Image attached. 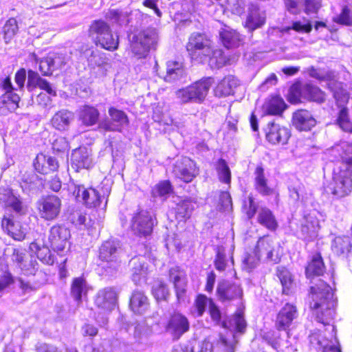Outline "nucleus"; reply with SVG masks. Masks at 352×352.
<instances>
[{"label": "nucleus", "instance_id": "1", "mask_svg": "<svg viewBox=\"0 0 352 352\" xmlns=\"http://www.w3.org/2000/svg\"><path fill=\"white\" fill-rule=\"evenodd\" d=\"M310 307L316 310V320L324 326H329L333 333L335 327L331 324L335 314L336 300L331 287L319 279L318 283L310 287Z\"/></svg>", "mask_w": 352, "mask_h": 352}, {"label": "nucleus", "instance_id": "2", "mask_svg": "<svg viewBox=\"0 0 352 352\" xmlns=\"http://www.w3.org/2000/svg\"><path fill=\"white\" fill-rule=\"evenodd\" d=\"M341 148L342 165L338 170H334L333 182L329 187L338 197H344L352 190V144L344 142Z\"/></svg>", "mask_w": 352, "mask_h": 352}, {"label": "nucleus", "instance_id": "3", "mask_svg": "<svg viewBox=\"0 0 352 352\" xmlns=\"http://www.w3.org/2000/svg\"><path fill=\"white\" fill-rule=\"evenodd\" d=\"M89 36L97 46L109 51H114L119 45V38L113 35L110 25L103 20L92 21L89 29Z\"/></svg>", "mask_w": 352, "mask_h": 352}, {"label": "nucleus", "instance_id": "4", "mask_svg": "<svg viewBox=\"0 0 352 352\" xmlns=\"http://www.w3.org/2000/svg\"><path fill=\"white\" fill-rule=\"evenodd\" d=\"M213 83L214 79L212 78H203L186 87L176 91V98L181 104H200L204 101Z\"/></svg>", "mask_w": 352, "mask_h": 352}, {"label": "nucleus", "instance_id": "5", "mask_svg": "<svg viewBox=\"0 0 352 352\" xmlns=\"http://www.w3.org/2000/svg\"><path fill=\"white\" fill-rule=\"evenodd\" d=\"M159 40L155 28H149L133 36L131 48L138 58L145 57L151 50H155Z\"/></svg>", "mask_w": 352, "mask_h": 352}, {"label": "nucleus", "instance_id": "6", "mask_svg": "<svg viewBox=\"0 0 352 352\" xmlns=\"http://www.w3.org/2000/svg\"><path fill=\"white\" fill-rule=\"evenodd\" d=\"M117 298L118 294L113 287H105L98 292L95 304L103 311V313L98 314L96 320L100 326H104L108 323L107 314L116 307Z\"/></svg>", "mask_w": 352, "mask_h": 352}, {"label": "nucleus", "instance_id": "7", "mask_svg": "<svg viewBox=\"0 0 352 352\" xmlns=\"http://www.w3.org/2000/svg\"><path fill=\"white\" fill-rule=\"evenodd\" d=\"M212 42L204 34L194 33L189 38L186 49L192 58L204 60L212 54Z\"/></svg>", "mask_w": 352, "mask_h": 352}, {"label": "nucleus", "instance_id": "8", "mask_svg": "<svg viewBox=\"0 0 352 352\" xmlns=\"http://www.w3.org/2000/svg\"><path fill=\"white\" fill-rule=\"evenodd\" d=\"M62 201L56 195H47L42 197L38 202V213L41 218L52 221L60 214Z\"/></svg>", "mask_w": 352, "mask_h": 352}, {"label": "nucleus", "instance_id": "9", "mask_svg": "<svg viewBox=\"0 0 352 352\" xmlns=\"http://www.w3.org/2000/svg\"><path fill=\"white\" fill-rule=\"evenodd\" d=\"M173 173L175 177L188 183L198 175L199 170L194 161L188 157H178L173 164Z\"/></svg>", "mask_w": 352, "mask_h": 352}, {"label": "nucleus", "instance_id": "10", "mask_svg": "<svg viewBox=\"0 0 352 352\" xmlns=\"http://www.w3.org/2000/svg\"><path fill=\"white\" fill-rule=\"evenodd\" d=\"M155 219L151 213L146 210H141L135 214L131 223L133 232L140 236H146L151 234Z\"/></svg>", "mask_w": 352, "mask_h": 352}, {"label": "nucleus", "instance_id": "11", "mask_svg": "<svg viewBox=\"0 0 352 352\" xmlns=\"http://www.w3.org/2000/svg\"><path fill=\"white\" fill-rule=\"evenodd\" d=\"M69 237L70 231L68 228L56 225L51 228L48 239L53 250L62 255L67 248Z\"/></svg>", "mask_w": 352, "mask_h": 352}, {"label": "nucleus", "instance_id": "12", "mask_svg": "<svg viewBox=\"0 0 352 352\" xmlns=\"http://www.w3.org/2000/svg\"><path fill=\"white\" fill-rule=\"evenodd\" d=\"M109 120H105L100 124V127L106 131L122 132V129L129 124L127 115L115 107L108 110Z\"/></svg>", "mask_w": 352, "mask_h": 352}, {"label": "nucleus", "instance_id": "13", "mask_svg": "<svg viewBox=\"0 0 352 352\" xmlns=\"http://www.w3.org/2000/svg\"><path fill=\"white\" fill-rule=\"evenodd\" d=\"M254 253L257 254L261 260L276 263L280 261V256L275 250L274 240L268 236L261 237L254 249Z\"/></svg>", "mask_w": 352, "mask_h": 352}, {"label": "nucleus", "instance_id": "14", "mask_svg": "<svg viewBox=\"0 0 352 352\" xmlns=\"http://www.w3.org/2000/svg\"><path fill=\"white\" fill-rule=\"evenodd\" d=\"M67 63L63 54L50 52L46 57L39 60V70L43 76H50L54 70L61 69Z\"/></svg>", "mask_w": 352, "mask_h": 352}, {"label": "nucleus", "instance_id": "15", "mask_svg": "<svg viewBox=\"0 0 352 352\" xmlns=\"http://www.w3.org/2000/svg\"><path fill=\"white\" fill-rule=\"evenodd\" d=\"M266 139L272 144L285 145L287 143L290 136V130L274 122H269L266 131Z\"/></svg>", "mask_w": 352, "mask_h": 352}, {"label": "nucleus", "instance_id": "16", "mask_svg": "<svg viewBox=\"0 0 352 352\" xmlns=\"http://www.w3.org/2000/svg\"><path fill=\"white\" fill-rule=\"evenodd\" d=\"M93 166L91 151L87 147H79L73 151L71 158V167L76 172L81 169H89Z\"/></svg>", "mask_w": 352, "mask_h": 352}, {"label": "nucleus", "instance_id": "17", "mask_svg": "<svg viewBox=\"0 0 352 352\" xmlns=\"http://www.w3.org/2000/svg\"><path fill=\"white\" fill-rule=\"evenodd\" d=\"M292 124L299 131H309L316 124V120L310 111L298 109L293 113Z\"/></svg>", "mask_w": 352, "mask_h": 352}, {"label": "nucleus", "instance_id": "18", "mask_svg": "<svg viewBox=\"0 0 352 352\" xmlns=\"http://www.w3.org/2000/svg\"><path fill=\"white\" fill-rule=\"evenodd\" d=\"M266 14L265 11L260 9L256 4H250L248 8V14L245 21V27L253 31L261 28L265 23Z\"/></svg>", "mask_w": 352, "mask_h": 352}, {"label": "nucleus", "instance_id": "19", "mask_svg": "<svg viewBox=\"0 0 352 352\" xmlns=\"http://www.w3.org/2000/svg\"><path fill=\"white\" fill-rule=\"evenodd\" d=\"M119 243L115 241H107L100 248V258L109 263L110 267L117 266Z\"/></svg>", "mask_w": 352, "mask_h": 352}, {"label": "nucleus", "instance_id": "20", "mask_svg": "<svg viewBox=\"0 0 352 352\" xmlns=\"http://www.w3.org/2000/svg\"><path fill=\"white\" fill-rule=\"evenodd\" d=\"M189 326V322L186 316L179 313H174L168 320L166 329L174 336L179 338L188 331Z\"/></svg>", "mask_w": 352, "mask_h": 352}, {"label": "nucleus", "instance_id": "21", "mask_svg": "<svg viewBox=\"0 0 352 352\" xmlns=\"http://www.w3.org/2000/svg\"><path fill=\"white\" fill-rule=\"evenodd\" d=\"M169 280L174 285L177 299H183L187 285L185 272L178 267H172L169 270Z\"/></svg>", "mask_w": 352, "mask_h": 352}, {"label": "nucleus", "instance_id": "22", "mask_svg": "<svg viewBox=\"0 0 352 352\" xmlns=\"http://www.w3.org/2000/svg\"><path fill=\"white\" fill-rule=\"evenodd\" d=\"M58 163L55 157L45 155L43 153L38 154L34 161L35 170L43 175L54 172L58 168Z\"/></svg>", "mask_w": 352, "mask_h": 352}, {"label": "nucleus", "instance_id": "23", "mask_svg": "<svg viewBox=\"0 0 352 352\" xmlns=\"http://www.w3.org/2000/svg\"><path fill=\"white\" fill-rule=\"evenodd\" d=\"M74 120V114L67 109L57 111L50 120L53 128L60 131H65L69 129L71 123Z\"/></svg>", "mask_w": 352, "mask_h": 352}, {"label": "nucleus", "instance_id": "24", "mask_svg": "<svg viewBox=\"0 0 352 352\" xmlns=\"http://www.w3.org/2000/svg\"><path fill=\"white\" fill-rule=\"evenodd\" d=\"M217 295L222 301L232 300L242 296V289L236 284L223 281L218 285Z\"/></svg>", "mask_w": 352, "mask_h": 352}, {"label": "nucleus", "instance_id": "25", "mask_svg": "<svg viewBox=\"0 0 352 352\" xmlns=\"http://www.w3.org/2000/svg\"><path fill=\"white\" fill-rule=\"evenodd\" d=\"M0 202L6 207H10L18 213L23 211V204L19 195L14 193L13 190L9 188H0Z\"/></svg>", "mask_w": 352, "mask_h": 352}, {"label": "nucleus", "instance_id": "26", "mask_svg": "<svg viewBox=\"0 0 352 352\" xmlns=\"http://www.w3.org/2000/svg\"><path fill=\"white\" fill-rule=\"evenodd\" d=\"M296 316V307L291 304H286L277 316L276 323L277 329L280 331L286 330Z\"/></svg>", "mask_w": 352, "mask_h": 352}, {"label": "nucleus", "instance_id": "27", "mask_svg": "<svg viewBox=\"0 0 352 352\" xmlns=\"http://www.w3.org/2000/svg\"><path fill=\"white\" fill-rule=\"evenodd\" d=\"M238 80L232 75L225 76L214 89L217 97H225L233 94L234 89L238 86Z\"/></svg>", "mask_w": 352, "mask_h": 352}, {"label": "nucleus", "instance_id": "28", "mask_svg": "<svg viewBox=\"0 0 352 352\" xmlns=\"http://www.w3.org/2000/svg\"><path fill=\"white\" fill-rule=\"evenodd\" d=\"M286 107L287 105L282 98L273 96L266 100L263 105V110L266 115L280 116Z\"/></svg>", "mask_w": 352, "mask_h": 352}, {"label": "nucleus", "instance_id": "29", "mask_svg": "<svg viewBox=\"0 0 352 352\" xmlns=\"http://www.w3.org/2000/svg\"><path fill=\"white\" fill-rule=\"evenodd\" d=\"M148 306V298L144 294L139 290L134 291L130 299L131 310L135 314L142 315L146 311Z\"/></svg>", "mask_w": 352, "mask_h": 352}, {"label": "nucleus", "instance_id": "30", "mask_svg": "<svg viewBox=\"0 0 352 352\" xmlns=\"http://www.w3.org/2000/svg\"><path fill=\"white\" fill-rule=\"evenodd\" d=\"M319 229L317 219L307 217H305L301 224L300 237L304 240L311 241L316 237Z\"/></svg>", "mask_w": 352, "mask_h": 352}, {"label": "nucleus", "instance_id": "31", "mask_svg": "<svg viewBox=\"0 0 352 352\" xmlns=\"http://www.w3.org/2000/svg\"><path fill=\"white\" fill-rule=\"evenodd\" d=\"M20 185L24 192H30L38 190L43 185V183L42 179L38 175L30 171L23 174Z\"/></svg>", "mask_w": 352, "mask_h": 352}, {"label": "nucleus", "instance_id": "32", "mask_svg": "<svg viewBox=\"0 0 352 352\" xmlns=\"http://www.w3.org/2000/svg\"><path fill=\"white\" fill-rule=\"evenodd\" d=\"M184 75L185 69L182 62L170 60L166 63V74L164 77L166 82H174Z\"/></svg>", "mask_w": 352, "mask_h": 352}, {"label": "nucleus", "instance_id": "33", "mask_svg": "<svg viewBox=\"0 0 352 352\" xmlns=\"http://www.w3.org/2000/svg\"><path fill=\"white\" fill-rule=\"evenodd\" d=\"M246 321L241 313L235 314L223 322V327L229 329L233 333H243L246 329Z\"/></svg>", "mask_w": 352, "mask_h": 352}, {"label": "nucleus", "instance_id": "34", "mask_svg": "<svg viewBox=\"0 0 352 352\" xmlns=\"http://www.w3.org/2000/svg\"><path fill=\"white\" fill-rule=\"evenodd\" d=\"M219 36L223 45L228 49L238 47L241 41L240 34L229 27L223 28Z\"/></svg>", "mask_w": 352, "mask_h": 352}, {"label": "nucleus", "instance_id": "35", "mask_svg": "<svg viewBox=\"0 0 352 352\" xmlns=\"http://www.w3.org/2000/svg\"><path fill=\"white\" fill-rule=\"evenodd\" d=\"M132 271V280L135 284L140 283L147 274V267L145 266L144 259L142 258H133L130 261Z\"/></svg>", "mask_w": 352, "mask_h": 352}, {"label": "nucleus", "instance_id": "36", "mask_svg": "<svg viewBox=\"0 0 352 352\" xmlns=\"http://www.w3.org/2000/svg\"><path fill=\"white\" fill-rule=\"evenodd\" d=\"M99 111L92 106L84 105L79 110V120L85 126L95 124L99 118Z\"/></svg>", "mask_w": 352, "mask_h": 352}, {"label": "nucleus", "instance_id": "37", "mask_svg": "<svg viewBox=\"0 0 352 352\" xmlns=\"http://www.w3.org/2000/svg\"><path fill=\"white\" fill-rule=\"evenodd\" d=\"M2 226L8 230V234L14 239L21 241L25 236V232L19 222H14L10 218L4 217L2 219Z\"/></svg>", "mask_w": 352, "mask_h": 352}, {"label": "nucleus", "instance_id": "38", "mask_svg": "<svg viewBox=\"0 0 352 352\" xmlns=\"http://www.w3.org/2000/svg\"><path fill=\"white\" fill-rule=\"evenodd\" d=\"M258 222L270 230H274L278 226L277 221L272 212L266 207H262L258 210Z\"/></svg>", "mask_w": 352, "mask_h": 352}, {"label": "nucleus", "instance_id": "39", "mask_svg": "<svg viewBox=\"0 0 352 352\" xmlns=\"http://www.w3.org/2000/svg\"><path fill=\"white\" fill-rule=\"evenodd\" d=\"M255 188L262 195H270L273 190L267 185V180L264 175V169L261 166H257L255 172Z\"/></svg>", "mask_w": 352, "mask_h": 352}, {"label": "nucleus", "instance_id": "40", "mask_svg": "<svg viewBox=\"0 0 352 352\" xmlns=\"http://www.w3.org/2000/svg\"><path fill=\"white\" fill-rule=\"evenodd\" d=\"M276 275L280 281L283 287V292L285 294H289L294 287V279L290 272L283 266L276 269Z\"/></svg>", "mask_w": 352, "mask_h": 352}, {"label": "nucleus", "instance_id": "41", "mask_svg": "<svg viewBox=\"0 0 352 352\" xmlns=\"http://www.w3.org/2000/svg\"><path fill=\"white\" fill-rule=\"evenodd\" d=\"M30 250L32 252L35 253L37 258L43 263L47 265H52L54 263V257L47 247L41 245L38 243L34 241L30 243Z\"/></svg>", "mask_w": 352, "mask_h": 352}, {"label": "nucleus", "instance_id": "42", "mask_svg": "<svg viewBox=\"0 0 352 352\" xmlns=\"http://www.w3.org/2000/svg\"><path fill=\"white\" fill-rule=\"evenodd\" d=\"M130 12L120 10H110L106 14V18L111 22L112 24H116L119 26H126L129 22Z\"/></svg>", "mask_w": 352, "mask_h": 352}, {"label": "nucleus", "instance_id": "43", "mask_svg": "<svg viewBox=\"0 0 352 352\" xmlns=\"http://www.w3.org/2000/svg\"><path fill=\"white\" fill-rule=\"evenodd\" d=\"M306 275L308 278L312 276H320L324 271V265L320 254L313 256L311 262L306 267Z\"/></svg>", "mask_w": 352, "mask_h": 352}, {"label": "nucleus", "instance_id": "44", "mask_svg": "<svg viewBox=\"0 0 352 352\" xmlns=\"http://www.w3.org/2000/svg\"><path fill=\"white\" fill-rule=\"evenodd\" d=\"M87 292L86 280L82 277L75 278L71 285V295L77 302H80L82 296Z\"/></svg>", "mask_w": 352, "mask_h": 352}, {"label": "nucleus", "instance_id": "45", "mask_svg": "<svg viewBox=\"0 0 352 352\" xmlns=\"http://www.w3.org/2000/svg\"><path fill=\"white\" fill-rule=\"evenodd\" d=\"M304 98L319 103L325 100L324 93L318 87L311 84H304Z\"/></svg>", "mask_w": 352, "mask_h": 352}, {"label": "nucleus", "instance_id": "46", "mask_svg": "<svg viewBox=\"0 0 352 352\" xmlns=\"http://www.w3.org/2000/svg\"><path fill=\"white\" fill-rule=\"evenodd\" d=\"M89 65L92 67H100L107 63L104 54L98 50L89 49L85 52Z\"/></svg>", "mask_w": 352, "mask_h": 352}, {"label": "nucleus", "instance_id": "47", "mask_svg": "<svg viewBox=\"0 0 352 352\" xmlns=\"http://www.w3.org/2000/svg\"><path fill=\"white\" fill-rule=\"evenodd\" d=\"M172 192L173 188L170 182L168 180L160 182L152 189L153 197H159L162 201L166 200Z\"/></svg>", "mask_w": 352, "mask_h": 352}, {"label": "nucleus", "instance_id": "48", "mask_svg": "<svg viewBox=\"0 0 352 352\" xmlns=\"http://www.w3.org/2000/svg\"><path fill=\"white\" fill-rule=\"evenodd\" d=\"M19 101L20 97L18 94L14 91H7L0 97V107L3 105L7 109L14 111L19 107Z\"/></svg>", "mask_w": 352, "mask_h": 352}, {"label": "nucleus", "instance_id": "49", "mask_svg": "<svg viewBox=\"0 0 352 352\" xmlns=\"http://www.w3.org/2000/svg\"><path fill=\"white\" fill-rule=\"evenodd\" d=\"M82 201L89 208L99 206L102 201L100 191L92 188H88Z\"/></svg>", "mask_w": 352, "mask_h": 352}, {"label": "nucleus", "instance_id": "50", "mask_svg": "<svg viewBox=\"0 0 352 352\" xmlns=\"http://www.w3.org/2000/svg\"><path fill=\"white\" fill-rule=\"evenodd\" d=\"M19 30L17 21L14 18L9 19L3 27V39L6 43L14 38Z\"/></svg>", "mask_w": 352, "mask_h": 352}, {"label": "nucleus", "instance_id": "51", "mask_svg": "<svg viewBox=\"0 0 352 352\" xmlns=\"http://www.w3.org/2000/svg\"><path fill=\"white\" fill-rule=\"evenodd\" d=\"M209 58V63L211 67L221 68L227 64L229 59L224 55L223 51L219 49L213 50L212 47V54Z\"/></svg>", "mask_w": 352, "mask_h": 352}, {"label": "nucleus", "instance_id": "52", "mask_svg": "<svg viewBox=\"0 0 352 352\" xmlns=\"http://www.w3.org/2000/svg\"><path fill=\"white\" fill-rule=\"evenodd\" d=\"M194 208L195 203L191 200H183L176 207V215L178 218H189Z\"/></svg>", "mask_w": 352, "mask_h": 352}, {"label": "nucleus", "instance_id": "53", "mask_svg": "<svg viewBox=\"0 0 352 352\" xmlns=\"http://www.w3.org/2000/svg\"><path fill=\"white\" fill-rule=\"evenodd\" d=\"M217 171L219 179L225 183L230 184L231 181V172L226 162L223 159H220L217 162Z\"/></svg>", "mask_w": 352, "mask_h": 352}, {"label": "nucleus", "instance_id": "54", "mask_svg": "<svg viewBox=\"0 0 352 352\" xmlns=\"http://www.w3.org/2000/svg\"><path fill=\"white\" fill-rule=\"evenodd\" d=\"M337 123L344 131L352 132V122L350 120L349 110L346 108L344 107L340 110Z\"/></svg>", "mask_w": 352, "mask_h": 352}, {"label": "nucleus", "instance_id": "55", "mask_svg": "<svg viewBox=\"0 0 352 352\" xmlns=\"http://www.w3.org/2000/svg\"><path fill=\"white\" fill-rule=\"evenodd\" d=\"M333 340L322 339L318 340V349H322V352H341L340 346H338V342L335 336Z\"/></svg>", "mask_w": 352, "mask_h": 352}, {"label": "nucleus", "instance_id": "56", "mask_svg": "<svg viewBox=\"0 0 352 352\" xmlns=\"http://www.w3.org/2000/svg\"><path fill=\"white\" fill-rule=\"evenodd\" d=\"M333 21L342 25L352 26V14L347 6H343L341 12L333 17Z\"/></svg>", "mask_w": 352, "mask_h": 352}, {"label": "nucleus", "instance_id": "57", "mask_svg": "<svg viewBox=\"0 0 352 352\" xmlns=\"http://www.w3.org/2000/svg\"><path fill=\"white\" fill-rule=\"evenodd\" d=\"M304 85L294 84L289 91L288 100L292 103H298L304 98Z\"/></svg>", "mask_w": 352, "mask_h": 352}, {"label": "nucleus", "instance_id": "58", "mask_svg": "<svg viewBox=\"0 0 352 352\" xmlns=\"http://www.w3.org/2000/svg\"><path fill=\"white\" fill-rule=\"evenodd\" d=\"M351 245L349 239H342L338 237L334 240L332 245L333 251L338 255L344 254L346 252H349Z\"/></svg>", "mask_w": 352, "mask_h": 352}, {"label": "nucleus", "instance_id": "59", "mask_svg": "<svg viewBox=\"0 0 352 352\" xmlns=\"http://www.w3.org/2000/svg\"><path fill=\"white\" fill-rule=\"evenodd\" d=\"M215 267L219 271H223L228 265L225 249L223 247H217V256L214 261Z\"/></svg>", "mask_w": 352, "mask_h": 352}, {"label": "nucleus", "instance_id": "60", "mask_svg": "<svg viewBox=\"0 0 352 352\" xmlns=\"http://www.w3.org/2000/svg\"><path fill=\"white\" fill-rule=\"evenodd\" d=\"M45 79L41 78L38 73L32 70H29L28 74V84L27 88L29 91H32L35 88L41 86L43 81Z\"/></svg>", "mask_w": 352, "mask_h": 352}, {"label": "nucleus", "instance_id": "61", "mask_svg": "<svg viewBox=\"0 0 352 352\" xmlns=\"http://www.w3.org/2000/svg\"><path fill=\"white\" fill-rule=\"evenodd\" d=\"M152 292L157 300H166L168 295L166 285L162 282L156 283L153 286Z\"/></svg>", "mask_w": 352, "mask_h": 352}, {"label": "nucleus", "instance_id": "62", "mask_svg": "<svg viewBox=\"0 0 352 352\" xmlns=\"http://www.w3.org/2000/svg\"><path fill=\"white\" fill-rule=\"evenodd\" d=\"M308 74L319 80H331L333 77L332 72H323L320 69H316L314 67H310L307 69Z\"/></svg>", "mask_w": 352, "mask_h": 352}, {"label": "nucleus", "instance_id": "63", "mask_svg": "<svg viewBox=\"0 0 352 352\" xmlns=\"http://www.w3.org/2000/svg\"><path fill=\"white\" fill-rule=\"evenodd\" d=\"M87 189L84 186L77 184L74 182H71L69 184V190L78 201H82V199H85Z\"/></svg>", "mask_w": 352, "mask_h": 352}, {"label": "nucleus", "instance_id": "64", "mask_svg": "<svg viewBox=\"0 0 352 352\" xmlns=\"http://www.w3.org/2000/svg\"><path fill=\"white\" fill-rule=\"evenodd\" d=\"M261 261V258L257 254L254 253V250L252 253H248L243 260V263L245 267L248 270H251L255 268Z\"/></svg>", "mask_w": 352, "mask_h": 352}]
</instances>
